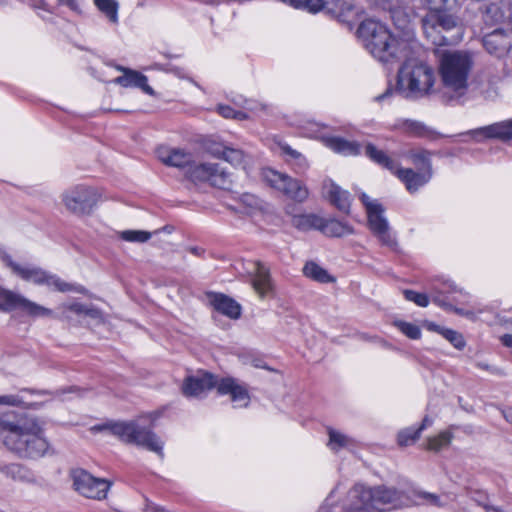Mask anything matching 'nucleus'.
Returning a JSON list of instances; mask_svg holds the SVG:
<instances>
[{"mask_svg": "<svg viewBox=\"0 0 512 512\" xmlns=\"http://www.w3.org/2000/svg\"><path fill=\"white\" fill-rule=\"evenodd\" d=\"M0 439L10 452L24 459L41 458L49 450L38 420L12 411L0 413Z\"/></svg>", "mask_w": 512, "mask_h": 512, "instance_id": "nucleus-1", "label": "nucleus"}, {"mask_svg": "<svg viewBox=\"0 0 512 512\" xmlns=\"http://www.w3.org/2000/svg\"><path fill=\"white\" fill-rule=\"evenodd\" d=\"M357 33L366 49L381 62H394L408 55V43L394 37L385 25L376 20H364Z\"/></svg>", "mask_w": 512, "mask_h": 512, "instance_id": "nucleus-2", "label": "nucleus"}, {"mask_svg": "<svg viewBox=\"0 0 512 512\" xmlns=\"http://www.w3.org/2000/svg\"><path fill=\"white\" fill-rule=\"evenodd\" d=\"M213 388H216L220 395H230L235 407H247L249 404L247 388L232 377L218 379L211 373L199 372L186 377L181 387L183 395L188 398L203 397Z\"/></svg>", "mask_w": 512, "mask_h": 512, "instance_id": "nucleus-3", "label": "nucleus"}, {"mask_svg": "<svg viewBox=\"0 0 512 512\" xmlns=\"http://www.w3.org/2000/svg\"><path fill=\"white\" fill-rule=\"evenodd\" d=\"M435 79L431 66L417 59H408L398 70L395 91L406 99H420L432 92Z\"/></svg>", "mask_w": 512, "mask_h": 512, "instance_id": "nucleus-4", "label": "nucleus"}, {"mask_svg": "<svg viewBox=\"0 0 512 512\" xmlns=\"http://www.w3.org/2000/svg\"><path fill=\"white\" fill-rule=\"evenodd\" d=\"M473 66L472 56L466 51H447L440 59V76L444 88L461 97L468 88V77Z\"/></svg>", "mask_w": 512, "mask_h": 512, "instance_id": "nucleus-5", "label": "nucleus"}, {"mask_svg": "<svg viewBox=\"0 0 512 512\" xmlns=\"http://www.w3.org/2000/svg\"><path fill=\"white\" fill-rule=\"evenodd\" d=\"M93 431H109L120 440L146 448L163 455V443L149 429L139 426L136 422H107L92 428Z\"/></svg>", "mask_w": 512, "mask_h": 512, "instance_id": "nucleus-6", "label": "nucleus"}, {"mask_svg": "<svg viewBox=\"0 0 512 512\" xmlns=\"http://www.w3.org/2000/svg\"><path fill=\"white\" fill-rule=\"evenodd\" d=\"M373 492L378 512L410 505L427 504L436 507H443L445 505L438 495L428 492H413L412 495H408L397 489L385 486L373 488Z\"/></svg>", "mask_w": 512, "mask_h": 512, "instance_id": "nucleus-7", "label": "nucleus"}, {"mask_svg": "<svg viewBox=\"0 0 512 512\" xmlns=\"http://www.w3.org/2000/svg\"><path fill=\"white\" fill-rule=\"evenodd\" d=\"M101 199L102 193L98 188L82 184L65 190L61 195L66 210L77 216L92 214Z\"/></svg>", "mask_w": 512, "mask_h": 512, "instance_id": "nucleus-8", "label": "nucleus"}, {"mask_svg": "<svg viewBox=\"0 0 512 512\" xmlns=\"http://www.w3.org/2000/svg\"><path fill=\"white\" fill-rule=\"evenodd\" d=\"M3 261L11 268L13 273L25 281L36 285H46L59 292L80 291L73 284L67 283L55 274H51L36 266H23L14 262L9 255H3Z\"/></svg>", "mask_w": 512, "mask_h": 512, "instance_id": "nucleus-9", "label": "nucleus"}, {"mask_svg": "<svg viewBox=\"0 0 512 512\" xmlns=\"http://www.w3.org/2000/svg\"><path fill=\"white\" fill-rule=\"evenodd\" d=\"M360 198L365 206L368 226L373 235L383 246L391 250H396L398 245L397 239L391 231L386 218L383 216L384 209L382 205L377 200L371 199L365 193H362Z\"/></svg>", "mask_w": 512, "mask_h": 512, "instance_id": "nucleus-10", "label": "nucleus"}, {"mask_svg": "<svg viewBox=\"0 0 512 512\" xmlns=\"http://www.w3.org/2000/svg\"><path fill=\"white\" fill-rule=\"evenodd\" d=\"M185 175L193 182H208L220 189H230L232 185L231 173L215 163H197L193 159V164L186 170Z\"/></svg>", "mask_w": 512, "mask_h": 512, "instance_id": "nucleus-11", "label": "nucleus"}, {"mask_svg": "<svg viewBox=\"0 0 512 512\" xmlns=\"http://www.w3.org/2000/svg\"><path fill=\"white\" fill-rule=\"evenodd\" d=\"M444 10L428 11L422 19V27L427 38L431 39L436 45H441L446 42L445 37H438L443 31H450L457 27V18L449 13L443 12Z\"/></svg>", "mask_w": 512, "mask_h": 512, "instance_id": "nucleus-12", "label": "nucleus"}, {"mask_svg": "<svg viewBox=\"0 0 512 512\" xmlns=\"http://www.w3.org/2000/svg\"><path fill=\"white\" fill-rule=\"evenodd\" d=\"M72 479L75 490L86 498L104 499L110 488L109 482L101 478H95L83 469L74 470Z\"/></svg>", "mask_w": 512, "mask_h": 512, "instance_id": "nucleus-13", "label": "nucleus"}, {"mask_svg": "<svg viewBox=\"0 0 512 512\" xmlns=\"http://www.w3.org/2000/svg\"><path fill=\"white\" fill-rule=\"evenodd\" d=\"M264 178L271 187L295 201L302 202L308 197V189L287 174L269 169L264 172Z\"/></svg>", "mask_w": 512, "mask_h": 512, "instance_id": "nucleus-14", "label": "nucleus"}, {"mask_svg": "<svg viewBox=\"0 0 512 512\" xmlns=\"http://www.w3.org/2000/svg\"><path fill=\"white\" fill-rule=\"evenodd\" d=\"M374 499L373 488L356 484L347 493L342 510L338 512H378Z\"/></svg>", "mask_w": 512, "mask_h": 512, "instance_id": "nucleus-15", "label": "nucleus"}, {"mask_svg": "<svg viewBox=\"0 0 512 512\" xmlns=\"http://www.w3.org/2000/svg\"><path fill=\"white\" fill-rule=\"evenodd\" d=\"M483 45L488 53L498 58L504 57L512 48V28L495 29L486 34Z\"/></svg>", "mask_w": 512, "mask_h": 512, "instance_id": "nucleus-16", "label": "nucleus"}, {"mask_svg": "<svg viewBox=\"0 0 512 512\" xmlns=\"http://www.w3.org/2000/svg\"><path fill=\"white\" fill-rule=\"evenodd\" d=\"M466 134L470 135L475 142H481L484 139L510 140L512 139V119L473 129Z\"/></svg>", "mask_w": 512, "mask_h": 512, "instance_id": "nucleus-17", "label": "nucleus"}, {"mask_svg": "<svg viewBox=\"0 0 512 512\" xmlns=\"http://www.w3.org/2000/svg\"><path fill=\"white\" fill-rule=\"evenodd\" d=\"M158 157L162 163L168 166L183 169L184 173L193 164V155L179 148H161Z\"/></svg>", "mask_w": 512, "mask_h": 512, "instance_id": "nucleus-18", "label": "nucleus"}, {"mask_svg": "<svg viewBox=\"0 0 512 512\" xmlns=\"http://www.w3.org/2000/svg\"><path fill=\"white\" fill-rule=\"evenodd\" d=\"M119 71L123 72V75L114 79V83L122 86V87H135L141 89L144 93L148 95H154L155 92L153 88L148 84L147 77L136 71L129 68L119 66L117 68Z\"/></svg>", "mask_w": 512, "mask_h": 512, "instance_id": "nucleus-19", "label": "nucleus"}, {"mask_svg": "<svg viewBox=\"0 0 512 512\" xmlns=\"http://www.w3.org/2000/svg\"><path fill=\"white\" fill-rule=\"evenodd\" d=\"M253 274L252 286L258 296L264 298L271 295L273 292V284L269 268L257 261L254 263Z\"/></svg>", "mask_w": 512, "mask_h": 512, "instance_id": "nucleus-20", "label": "nucleus"}, {"mask_svg": "<svg viewBox=\"0 0 512 512\" xmlns=\"http://www.w3.org/2000/svg\"><path fill=\"white\" fill-rule=\"evenodd\" d=\"M323 191L334 206L344 213H349L351 197L348 191L341 189L332 181L324 183Z\"/></svg>", "mask_w": 512, "mask_h": 512, "instance_id": "nucleus-21", "label": "nucleus"}, {"mask_svg": "<svg viewBox=\"0 0 512 512\" xmlns=\"http://www.w3.org/2000/svg\"><path fill=\"white\" fill-rule=\"evenodd\" d=\"M395 174L404 182L407 190L411 193L416 192L420 187L424 186L431 178V172L422 171L415 172L412 169H398Z\"/></svg>", "mask_w": 512, "mask_h": 512, "instance_id": "nucleus-22", "label": "nucleus"}, {"mask_svg": "<svg viewBox=\"0 0 512 512\" xmlns=\"http://www.w3.org/2000/svg\"><path fill=\"white\" fill-rule=\"evenodd\" d=\"M324 144L333 150L345 156H355L361 153V145L354 141H348L341 137H326Z\"/></svg>", "mask_w": 512, "mask_h": 512, "instance_id": "nucleus-23", "label": "nucleus"}, {"mask_svg": "<svg viewBox=\"0 0 512 512\" xmlns=\"http://www.w3.org/2000/svg\"><path fill=\"white\" fill-rule=\"evenodd\" d=\"M211 304L218 312L230 317L237 319L241 314L240 305L223 294H213L211 296Z\"/></svg>", "mask_w": 512, "mask_h": 512, "instance_id": "nucleus-24", "label": "nucleus"}, {"mask_svg": "<svg viewBox=\"0 0 512 512\" xmlns=\"http://www.w3.org/2000/svg\"><path fill=\"white\" fill-rule=\"evenodd\" d=\"M319 231L330 237H344L354 233L353 228L345 222L337 219L326 220L323 218Z\"/></svg>", "mask_w": 512, "mask_h": 512, "instance_id": "nucleus-25", "label": "nucleus"}, {"mask_svg": "<svg viewBox=\"0 0 512 512\" xmlns=\"http://www.w3.org/2000/svg\"><path fill=\"white\" fill-rule=\"evenodd\" d=\"M365 155L373 162L391 171L392 173H395L398 168L396 162L393 159H391L384 151L378 149L371 143H367L365 145Z\"/></svg>", "mask_w": 512, "mask_h": 512, "instance_id": "nucleus-26", "label": "nucleus"}, {"mask_svg": "<svg viewBox=\"0 0 512 512\" xmlns=\"http://www.w3.org/2000/svg\"><path fill=\"white\" fill-rule=\"evenodd\" d=\"M211 153L234 166H240L245 163V154L239 149L216 145L214 148H211Z\"/></svg>", "mask_w": 512, "mask_h": 512, "instance_id": "nucleus-27", "label": "nucleus"}, {"mask_svg": "<svg viewBox=\"0 0 512 512\" xmlns=\"http://www.w3.org/2000/svg\"><path fill=\"white\" fill-rule=\"evenodd\" d=\"M328 436L327 446L333 452L349 449L354 446V440L339 430L328 428Z\"/></svg>", "mask_w": 512, "mask_h": 512, "instance_id": "nucleus-28", "label": "nucleus"}, {"mask_svg": "<svg viewBox=\"0 0 512 512\" xmlns=\"http://www.w3.org/2000/svg\"><path fill=\"white\" fill-rule=\"evenodd\" d=\"M1 472L15 481L30 482L33 480L31 471L20 463L4 465L1 468Z\"/></svg>", "mask_w": 512, "mask_h": 512, "instance_id": "nucleus-29", "label": "nucleus"}, {"mask_svg": "<svg viewBox=\"0 0 512 512\" xmlns=\"http://www.w3.org/2000/svg\"><path fill=\"white\" fill-rule=\"evenodd\" d=\"M291 223L301 231L320 230L322 218L315 214H299L292 217Z\"/></svg>", "mask_w": 512, "mask_h": 512, "instance_id": "nucleus-30", "label": "nucleus"}, {"mask_svg": "<svg viewBox=\"0 0 512 512\" xmlns=\"http://www.w3.org/2000/svg\"><path fill=\"white\" fill-rule=\"evenodd\" d=\"M19 309L31 317H55L53 311L22 296Z\"/></svg>", "mask_w": 512, "mask_h": 512, "instance_id": "nucleus-31", "label": "nucleus"}, {"mask_svg": "<svg viewBox=\"0 0 512 512\" xmlns=\"http://www.w3.org/2000/svg\"><path fill=\"white\" fill-rule=\"evenodd\" d=\"M303 273L305 276L320 283H329L334 281V278L330 276L325 269L312 261L305 264L303 267Z\"/></svg>", "mask_w": 512, "mask_h": 512, "instance_id": "nucleus-32", "label": "nucleus"}, {"mask_svg": "<svg viewBox=\"0 0 512 512\" xmlns=\"http://www.w3.org/2000/svg\"><path fill=\"white\" fill-rule=\"evenodd\" d=\"M321 2V9H326L337 16H344L353 8L348 0H321Z\"/></svg>", "mask_w": 512, "mask_h": 512, "instance_id": "nucleus-33", "label": "nucleus"}, {"mask_svg": "<svg viewBox=\"0 0 512 512\" xmlns=\"http://www.w3.org/2000/svg\"><path fill=\"white\" fill-rule=\"evenodd\" d=\"M94 4L111 23H118L119 5L116 0H94Z\"/></svg>", "mask_w": 512, "mask_h": 512, "instance_id": "nucleus-34", "label": "nucleus"}, {"mask_svg": "<svg viewBox=\"0 0 512 512\" xmlns=\"http://www.w3.org/2000/svg\"><path fill=\"white\" fill-rule=\"evenodd\" d=\"M22 295L0 288V310L11 311L19 308Z\"/></svg>", "mask_w": 512, "mask_h": 512, "instance_id": "nucleus-35", "label": "nucleus"}, {"mask_svg": "<svg viewBox=\"0 0 512 512\" xmlns=\"http://www.w3.org/2000/svg\"><path fill=\"white\" fill-rule=\"evenodd\" d=\"M453 438V435L449 431H442L434 437L428 438L427 449L438 452L441 449L449 446Z\"/></svg>", "mask_w": 512, "mask_h": 512, "instance_id": "nucleus-36", "label": "nucleus"}, {"mask_svg": "<svg viewBox=\"0 0 512 512\" xmlns=\"http://www.w3.org/2000/svg\"><path fill=\"white\" fill-rule=\"evenodd\" d=\"M408 157L414 165L419 166L423 171L431 172V153L429 151L424 149L412 150L409 152Z\"/></svg>", "mask_w": 512, "mask_h": 512, "instance_id": "nucleus-37", "label": "nucleus"}, {"mask_svg": "<svg viewBox=\"0 0 512 512\" xmlns=\"http://www.w3.org/2000/svg\"><path fill=\"white\" fill-rule=\"evenodd\" d=\"M419 5L432 10H452L457 6L458 0H415Z\"/></svg>", "mask_w": 512, "mask_h": 512, "instance_id": "nucleus-38", "label": "nucleus"}, {"mask_svg": "<svg viewBox=\"0 0 512 512\" xmlns=\"http://www.w3.org/2000/svg\"><path fill=\"white\" fill-rule=\"evenodd\" d=\"M58 4L66 5L69 7L72 11L80 14L81 8L79 6V3L77 0H57ZM35 8L42 9L44 11L53 13L54 5L50 4L48 0H37V3L35 4Z\"/></svg>", "mask_w": 512, "mask_h": 512, "instance_id": "nucleus-39", "label": "nucleus"}, {"mask_svg": "<svg viewBox=\"0 0 512 512\" xmlns=\"http://www.w3.org/2000/svg\"><path fill=\"white\" fill-rule=\"evenodd\" d=\"M393 324L399 331H401L405 336H407L410 339L416 340L421 337L420 328L413 323L402 320H396L394 321Z\"/></svg>", "mask_w": 512, "mask_h": 512, "instance_id": "nucleus-40", "label": "nucleus"}, {"mask_svg": "<svg viewBox=\"0 0 512 512\" xmlns=\"http://www.w3.org/2000/svg\"><path fill=\"white\" fill-rule=\"evenodd\" d=\"M120 237L128 242L144 243L151 238V233L143 230H125L120 232Z\"/></svg>", "mask_w": 512, "mask_h": 512, "instance_id": "nucleus-41", "label": "nucleus"}, {"mask_svg": "<svg viewBox=\"0 0 512 512\" xmlns=\"http://www.w3.org/2000/svg\"><path fill=\"white\" fill-rule=\"evenodd\" d=\"M295 8L305 9L309 12H317L321 10V0H281Z\"/></svg>", "mask_w": 512, "mask_h": 512, "instance_id": "nucleus-42", "label": "nucleus"}, {"mask_svg": "<svg viewBox=\"0 0 512 512\" xmlns=\"http://www.w3.org/2000/svg\"><path fill=\"white\" fill-rule=\"evenodd\" d=\"M441 335L448 340L455 348L461 350L465 346V340L459 332L452 330V329H446L441 330Z\"/></svg>", "mask_w": 512, "mask_h": 512, "instance_id": "nucleus-43", "label": "nucleus"}, {"mask_svg": "<svg viewBox=\"0 0 512 512\" xmlns=\"http://www.w3.org/2000/svg\"><path fill=\"white\" fill-rule=\"evenodd\" d=\"M419 436V431L413 428H407L398 434V443L401 446H407L416 441Z\"/></svg>", "mask_w": 512, "mask_h": 512, "instance_id": "nucleus-44", "label": "nucleus"}, {"mask_svg": "<svg viewBox=\"0 0 512 512\" xmlns=\"http://www.w3.org/2000/svg\"><path fill=\"white\" fill-rule=\"evenodd\" d=\"M404 296L406 300L414 302L420 307H426L429 304L428 296L424 293H419L413 290H405Z\"/></svg>", "mask_w": 512, "mask_h": 512, "instance_id": "nucleus-45", "label": "nucleus"}, {"mask_svg": "<svg viewBox=\"0 0 512 512\" xmlns=\"http://www.w3.org/2000/svg\"><path fill=\"white\" fill-rule=\"evenodd\" d=\"M85 308H86L85 305L78 303V302H74V303H70V304H62L60 306V309L62 310L63 315H65L66 317H68V312H72L77 315H83V313L85 312Z\"/></svg>", "mask_w": 512, "mask_h": 512, "instance_id": "nucleus-46", "label": "nucleus"}, {"mask_svg": "<svg viewBox=\"0 0 512 512\" xmlns=\"http://www.w3.org/2000/svg\"><path fill=\"white\" fill-rule=\"evenodd\" d=\"M408 130L416 136L419 137H429L431 135V131L426 128L424 125L418 122H411L407 125Z\"/></svg>", "mask_w": 512, "mask_h": 512, "instance_id": "nucleus-47", "label": "nucleus"}, {"mask_svg": "<svg viewBox=\"0 0 512 512\" xmlns=\"http://www.w3.org/2000/svg\"><path fill=\"white\" fill-rule=\"evenodd\" d=\"M281 151L285 156H287V161L289 163L293 162L295 159H300L303 162V155L300 152L292 149L290 146L282 145Z\"/></svg>", "mask_w": 512, "mask_h": 512, "instance_id": "nucleus-48", "label": "nucleus"}, {"mask_svg": "<svg viewBox=\"0 0 512 512\" xmlns=\"http://www.w3.org/2000/svg\"><path fill=\"white\" fill-rule=\"evenodd\" d=\"M243 107L249 112H257L259 110H266L267 106L265 104L259 103L255 100H245L243 103Z\"/></svg>", "mask_w": 512, "mask_h": 512, "instance_id": "nucleus-49", "label": "nucleus"}, {"mask_svg": "<svg viewBox=\"0 0 512 512\" xmlns=\"http://www.w3.org/2000/svg\"><path fill=\"white\" fill-rule=\"evenodd\" d=\"M22 403V400L17 395H3L0 396V405L18 406Z\"/></svg>", "mask_w": 512, "mask_h": 512, "instance_id": "nucleus-50", "label": "nucleus"}, {"mask_svg": "<svg viewBox=\"0 0 512 512\" xmlns=\"http://www.w3.org/2000/svg\"><path fill=\"white\" fill-rule=\"evenodd\" d=\"M336 489L333 490L329 496L325 499L324 505L319 509L318 512H338L335 510L334 507V495H335Z\"/></svg>", "mask_w": 512, "mask_h": 512, "instance_id": "nucleus-51", "label": "nucleus"}, {"mask_svg": "<svg viewBox=\"0 0 512 512\" xmlns=\"http://www.w3.org/2000/svg\"><path fill=\"white\" fill-rule=\"evenodd\" d=\"M217 111L221 116L227 119H233L235 116V110L228 105H218Z\"/></svg>", "mask_w": 512, "mask_h": 512, "instance_id": "nucleus-52", "label": "nucleus"}, {"mask_svg": "<svg viewBox=\"0 0 512 512\" xmlns=\"http://www.w3.org/2000/svg\"><path fill=\"white\" fill-rule=\"evenodd\" d=\"M295 167V170L297 172H303L308 168V163L306 158L303 156V162L300 159H295L293 162L290 163Z\"/></svg>", "mask_w": 512, "mask_h": 512, "instance_id": "nucleus-53", "label": "nucleus"}, {"mask_svg": "<svg viewBox=\"0 0 512 512\" xmlns=\"http://www.w3.org/2000/svg\"><path fill=\"white\" fill-rule=\"evenodd\" d=\"M83 315L91 317L93 319L101 318V313H100V311L98 309H95V308H92V307H88V306H86L85 312L83 313Z\"/></svg>", "mask_w": 512, "mask_h": 512, "instance_id": "nucleus-54", "label": "nucleus"}, {"mask_svg": "<svg viewBox=\"0 0 512 512\" xmlns=\"http://www.w3.org/2000/svg\"><path fill=\"white\" fill-rule=\"evenodd\" d=\"M393 93V89L391 87H388L386 89V91L380 95H378L377 97H375V100L377 102H382L384 101L385 99H387L388 97H390Z\"/></svg>", "mask_w": 512, "mask_h": 512, "instance_id": "nucleus-55", "label": "nucleus"}, {"mask_svg": "<svg viewBox=\"0 0 512 512\" xmlns=\"http://www.w3.org/2000/svg\"><path fill=\"white\" fill-rule=\"evenodd\" d=\"M443 285H444V288H443V290H441V292L452 293V292L457 291L456 286L453 283L445 282Z\"/></svg>", "mask_w": 512, "mask_h": 512, "instance_id": "nucleus-56", "label": "nucleus"}, {"mask_svg": "<svg viewBox=\"0 0 512 512\" xmlns=\"http://www.w3.org/2000/svg\"><path fill=\"white\" fill-rule=\"evenodd\" d=\"M431 424H432V420L429 419L428 417H425L423 419L422 424L420 425V427L416 429L417 431H419V435L421 434L422 430H424L426 427L431 426Z\"/></svg>", "mask_w": 512, "mask_h": 512, "instance_id": "nucleus-57", "label": "nucleus"}, {"mask_svg": "<svg viewBox=\"0 0 512 512\" xmlns=\"http://www.w3.org/2000/svg\"><path fill=\"white\" fill-rule=\"evenodd\" d=\"M248 118H249V115L244 111H235V116L233 117V119L239 120V121L246 120Z\"/></svg>", "mask_w": 512, "mask_h": 512, "instance_id": "nucleus-58", "label": "nucleus"}, {"mask_svg": "<svg viewBox=\"0 0 512 512\" xmlns=\"http://www.w3.org/2000/svg\"><path fill=\"white\" fill-rule=\"evenodd\" d=\"M428 329L431 330V331H435L439 334H441V330H446L445 328H442L434 323H430L429 326H428Z\"/></svg>", "mask_w": 512, "mask_h": 512, "instance_id": "nucleus-59", "label": "nucleus"}, {"mask_svg": "<svg viewBox=\"0 0 512 512\" xmlns=\"http://www.w3.org/2000/svg\"><path fill=\"white\" fill-rule=\"evenodd\" d=\"M503 415L508 422L512 423V410L504 411Z\"/></svg>", "mask_w": 512, "mask_h": 512, "instance_id": "nucleus-60", "label": "nucleus"}, {"mask_svg": "<svg viewBox=\"0 0 512 512\" xmlns=\"http://www.w3.org/2000/svg\"><path fill=\"white\" fill-rule=\"evenodd\" d=\"M476 366L480 369H483V370H490V366L488 364H485V363H482V362H478L476 364Z\"/></svg>", "mask_w": 512, "mask_h": 512, "instance_id": "nucleus-61", "label": "nucleus"}, {"mask_svg": "<svg viewBox=\"0 0 512 512\" xmlns=\"http://www.w3.org/2000/svg\"><path fill=\"white\" fill-rule=\"evenodd\" d=\"M456 312L459 313V314L466 315L468 317H472V315H473V313L468 312V311L464 313L462 309H457Z\"/></svg>", "mask_w": 512, "mask_h": 512, "instance_id": "nucleus-62", "label": "nucleus"}, {"mask_svg": "<svg viewBox=\"0 0 512 512\" xmlns=\"http://www.w3.org/2000/svg\"><path fill=\"white\" fill-rule=\"evenodd\" d=\"M487 512H501V511L495 507H487Z\"/></svg>", "mask_w": 512, "mask_h": 512, "instance_id": "nucleus-63", "label": "nucleus"}, {"mask_svg": "<svg viewBox=\"0 0 512 512\" xmlns=\"http://www.w3.org/2000/svg\"><path fill=\"white\" fill-rule=\"evenodd\" d=\"M156 511H157V512H167V511H165L163 508H157V509H156Z\"/></svg>", "mask_w": 512, "mask_h": 512, "instance_id": "nucleus-64", "label": "nucleus"}]
</instances>
